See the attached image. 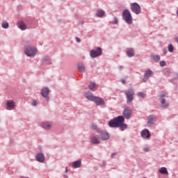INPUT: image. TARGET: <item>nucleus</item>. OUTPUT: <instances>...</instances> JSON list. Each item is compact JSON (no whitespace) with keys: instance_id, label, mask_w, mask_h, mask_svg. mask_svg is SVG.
Returning <instances> with one entry per match:
<instances>
[{"instance_id":"nucleus-1","label":"nucleus","mask_w":178,"mask_h":178,"mask_svg":"<svg viewBox=\"0 0 178 178\" xmlns=\"http://www.w3.org/2000/svg\"><path fill=\"white\" fill-rule=\"evenodd\" d=\"M120 123H124V117L120 115L108 122L110 127H119Z\"/></svg>"},{"instance_id":"nucleus-2","label":"nucleus","mask_w":178,"mask_h":178,"mask_svg":"<svg viewBox=\"0 0 178 178\" xmlns=\"http://www.w3.org/2000/svg\"><path fill=\"white\" fill-rule=\"evenodd\" d=\"M122 18L127 24H132L133 17H131V13L129 10H124L122 12Z\"/></svg>"},{"instance_id":"nucleus-3","label":"nucleus","mask_w":178,"mask_h":178,"mask_svg":"<svg viewBox=\"0 0 178 178\" xmlns=\"http://www.w3.org/2000/svg\"><path fill=\"white\" fill-rule=\"evenodd\" d=\"M24 52L27 56L33 58L37 55V49L34 47H29L25 48Z\"/></svg>"},{"instance_id":"nucleus-4","label":"nucleus","mask_w":178,"mask_h":178,"mask_svg":"<svg viewBox=\"0 0 178 178\" xmlns=\"http://www.w3.org/2000/svg\"><path fill=\"white\" fill-rule=\"evenodd\" d=\"M124 94L127 97V102L128 103L133 102V99H134V90L130 88L128 90H126Z\"/></svg>"},{"instance_id":"nucleus-5","label":"nucleus","mask_w":178,"mask_h":178,"mask_svg":"<svg viewBox=\"0 0 178 178\" xmlns=\"http://www.w3.org/2000/svg\"><path fill=\"white\" fill-rule=\"evenodd\" d=\"M131 10L136 15H140L141 13V6L137 3H132L131 4Z\"/></svg>"},{"instance_id":"nucleus-6","label":"nucleus","mask_w":178,"mask_h":178,"mask_svg":"<svg viewBox=\"0 0 178 178\" xmlns=\"http://www.w3.org/2000/svg\"><path fill=\"white\" fill-rule=\"evenodd\" d=\"M166 95L161 93L159 95V101L161 104V108H168L169 106V103L166 102Z\"/></svg>"},{"instance_id":"nucleus-7","label":"nucleus","mask_w":178,"mask_h":178,"mask_svg":"<svg viewBox=\"0 0 178 178\" xmlns=\"http://www.w3.org/2000/svg\"><path fill=\"white\" fill-rule=\"evenodd\" d=\"M99 133V138L102 141H106L109 140V134L105 131H98Z\"/></svg>"},{"instance_id":"nucleus-8","label":"nucleus","mask_w":178,"mask_h":178,"mask_svg":"<svg viewBox=\"0 0 178 178\" xmlns=\"http://www.w3.org/2000/svg\"><path fill=\"white\" fill-rule=\"evenodd\" d=\"M90 55L91 58H97V56H101L102 55V49L101 47H98L97 50H91L90 51Z\"/></svg>"},{"instance_id":"nucleus-9","label":"nucleus","mask_w":178,"mask_h":178,"mask_svg":"<svg viewBox=\"0 0 178 178\" xmlns=\"http://www.w3.org/2000/svg\"><path fill=\"white\" fill-rule=\"evenodd\" d=\"M132 113H133V110L127 107L124 110L123 116L125 118V119H130V118H131Z\"/></svg>"},{"instance_id":"nucleus-10","label":"nucleus","mask_w":178,"mask_h":178,"mask_svg":"<svg viewBox=\"0 0 178 178\" xmlns=\"http://www.w3.org/2000/svg\"><path fill=\"white\" fill-rule=\"evenodd\" d=\"M90 143L92 144H101V139H99V135H92L90 136Z\"/></svg>"},{"instance_id":"nucleus-11","label":"nucleus","mask_w":178,"mask_h":178,"mask_svg":"<svg viewBox=\"0 0 178 178\" xmlns=\"http://www.w3.org/2000/svg\"><path fill=\"white\" fill-rule=\"evenodd\" d=\"M41 95H42L45 99L49 101V97H48L49 95V89H48V88H43L41 90Z\"/></svg>"},{"instance_id":"nucleus-12","label":"nucleus","mask_w":178,"mask_h":178,"mask_svg":"<svg viewBox=\"0 0 178 178\" xmlns=\"http://www.w3.org/2000/svg\"><path fill=\"white\" fill-rule=\"evenodd\" d=\"M15 105L16 104L13 100H7L6 109H8V111H12V109L15 108Z\"/></svg>"},{"instance_id":"nucleus-13","label":"nucleus","mask_w":178,"mask_h":178,"mask_svg":"<svg viewBox=\"0 0 178 178\" xmlns=\"http://www.w3.org/2000/svg\"><path fill=\"white\" fill-rule=\"evenodd\" d=\"M141 136L143 137V138H149V137H151V134L149 133V131L147 129H143L141 131Z\"/></svg>"},{"instance_id":"nucleus-14","label":"nucleus","mask_w":178,"mask_h":178,"mask_svg":"<svg viewBox=\"0 0 178 178\" xmlns=\"http://www.w3.org/2000/svg\"><path fill=\"white\" fill-rule=\"evenodd\" d=\"M36 161L38 162L44 163L45 161V156L42 153H38L36 155Z\"/></svg>"},{"instance_id":"nucleus-15","label":"nucleus","mask_w":178,"mask_h":178,"mask_svg":"<svg viewBox=\"0 0 178 178\" xmlns=\"http://www.w3.org/2000/svg\"><path fill=\"white\" fill-rule=\"evenodd\" d=\"M155 120H156V117H155V115H149L148 118V122H147V126L148 127L152 126V124H154V122H155Z\"/></svg>"},{"instance_id":"nucleus-16","label":"nucleus","mask_w":178,"mask_h":178,"mask_svg":"<svg viewBox=\"0 0 178 178\" xmlns=\"http://www.w3.org/2000/svg\"><path fill=\"white\" fill-rule=\"evenodd\" d=\"M93 102H95L97 105H104V104H105L104 99L98 97H95Z\"/></svg>"},{"instance_id":"nucleus-17","label":"nucleus","mask_w":178,"mask_h":178,"mask_svg":"<svg viewBox=\"0 0 178 178\" xmlns=\"http://www.w3.org/2000/svg\"><path fill=\"white\" fill-rule=\"evenodd\" d=\"M85 97L88 101H94L95 96L92 95V93L88 92L85 94Z\"/></svg>"},{"instance_id":"nucleus-18","label":"nucleus","mask_w":178,"mask_h":178,"mask_svg":"<svg viewBox=\"0 0 178 178\" xmlns=\"http://www.w3.org/2000/svg\"><path fill=\"white\" fill-rule=\"evenodd\" d=\"M88 88L90 89L92 91H95L98 88V85L95 84L94 82H90Z\"/></svg>"},{"instance_id":"nucleus-19","label":"nucleus","mask_w":178,"mask_h":178,"mask_svg":"<svg viewBox=\"0 0 178 178\" xmlns=\"http://www.w3.org/2000/svg\"><path fill=\"white\" fill-rule=\"evenodd\" d=\"M18 27L20 29V30H26L27 29L26 24L22 21L18 22Z\"/></svg>"},{"instance_id":"nucleus-20","label":"nucleus","mask_w":178,"mask_h":178,"mask_svg":"<svg viewBox=\"0 0 178 178\" xmlns=\"http://www.w3.org/2000/svg\"><path fill=\"white\" fill-rule=\"evenodd\" d=\"M78 70L82 73H84L86 72V67H84V65L83 63L78 64Z\"/></svg>"},{"instance_id":"nucleus-21","label":"nucleus","mask_w":178,"mask_h":178,"mask_svg":"<svg viewBox=\"0 0 178 178\" xmlns=\"http://www.w3.org/2000/svg\"><path fill=\"white\" fill-rule=\"evenodd\" d=\"M127 55L129 56V58H131L134 56V49H127Z\"/></svg>"},{"instance_id":"nucleus-22","label":"nucleus","mask_w":178,"mask_h":178,"mask_svg":"<svg viewBox=\"0 0 178 178\" xmlns=\"http://www.w3.org/2000/svg\"><path fill=\"white\" fill-rule=\"evenodd\" d=\"M73 168H77L81 166V161L79 160L72 163Z\"/></svg>"},{"instance_id":"nucleus-23","label":"nucleus","mask_w":178,"mask_h":178,"mask_svg":"<svg viewBox=\"0 0 178 178\" xmlns=\"http://www.w3.org/2000/svg\"><path fill=\"white\" fill-rule=\"evenodd\" d=\"M42 127L46 130H49V129H51V124L49 122H43L42 124Z\"/></svg>"},{"instance_id":"nucleus-24","label":"nucleus","mask_w":178,"mask_h":178,"mask_svg":"<svg viewBox=\"0 0 178 178\" xmlns=\"http://www.w3.org/2000/svg\"><path fill=\"white\" fill-rule=\"evenodd\" d=\"M154 72L152 71H151L150 70H147L145 73L144 76L145 77H147V79H149V77H151V76H152Z\"/></svg>"},{"instance_id":"nucleus-25","label":"nucleus","mask_w":178,"mask_h":178,"mask_svg":"<svg viewBox=\"0 0 178 178\" xmlns=\"http://www.w3.org/2000/svg\"><path fill=\"white\" fill-rule=\"evenodd\" d=\"M159 173L161 175H168V169L166 168L163 167L159 169Z\"/></svg>"},{"instance_id":"nucleus-26","label":"nucleus","mask_w":178,"mask_h":178,"mask_svg":"<svg viewBox=\"0 0 178 178\" xmlns=\"http://www.w3.org/2000/svg\"><path fill=\"white\" fill-rule=\"evenodd\" d=\"M152 58L154 62H159L161 60V56L159 55L152 56Z\"/></svg>"},{"instance_id":"nucleus-27","label":"nucleus","mask_w":178,"mask_h":178,"mask_svg":"<svg viewBox=\"0 0 178 178\" xmlns=\"http://www.w3.org/2000/svg\"><path fill=\"white\" fill-rule=\"evenodd\" d=\"M104 15H105V11H104V10H98L97 13V16L98 17H102V16H104Z\"/></svg>"},{"instance_id":"nucleus-28","label":"nucleus","mask_w":178,"mask_h":178,"mask_svg":"<svg viewBox=\"0 0 178 178\" xmlns=\"http://www.w3.org/2000/svg\"><path fill=\"white\" fill-rule=\"evenodd\" d=\"M118 127H120V129H122L123 130L127 129V124H124L123 122H121L119 124Z\"/></svg>"},{"instance_id":"nucleus-29","label":"nucleus","mask_w":178,"mask_h":178,"mask_svg":"<svg viewBox=\"0 0 178 178\" xmlns=\"http://www.w3.org/2000/svg\"><path fill=\"white\" fill-rule=\"evenodd\" d=\"M1 27H3V29H8V27H9V23L6 22H3L1 24Z\"/></svg>"},{"instance_id":"nucleus-30","label":"nucleus","mask_w":178,"mask_h":178,"mask_svg":"<svg viewBox=\"0 0 178 178\" xmlns=\"http://www.w3.org/2000/svg\"><path fill=\"white\" fill-rule=\"evenodd\" d=\"M138 97H139V98H144L145 97V93L139 92H138Z\"/></svg>"},{"instance_id":"nucleus-31","label":"nucleus","mask_w":178,"mask_h":178,"mask_svg":"<svg viewBox=\"0 0 178 178\" xmlns=\"http://www.w3.org/2000/svg\"><path fill=\"white\" fill-rule=\"evenodd\" d=\"M168 48L169 52H173V45H172V44H168Z\"/></svg>"},{"instance_id":"nucleus-32","label":"nucleus","mask_w":178,"mask_h":178,"mask_svg":"<svg viewBox=\"0 0 178 178\" xmlns=\"http://www.w3.org/2000/svg\"><path fill=\"white\" fill-rule=\"evenodd\" d=\"M160 66H161L162 67H163V66H166V62L161 61L160 62Z\"/></svg>"},{"instance_id":"nucleus-33","label":"nucleus","mask_w":178,"mask_h":178,"mask_svg":"<svg viewBox=\"0 0 178 178\" xmlns=\"http://www.w3.org/2000/svg\"><path fill=\"white\" fill-rule=\"evenodd\" d=\"M118 18L115 17L113 23V24H118Z\"/></svg>"},{"instance_id":"nucleus-34","label":"nucleus","mask_w":178,"mask_h":178,"mask_svg":"<svg viewBox=\"0 0 178 178\" xmlns=\"http://www.w3.org/2000/svg\"><path fill=\"white\" fill-rule=\"evenodd\" d=\"M92 129H93V130H97L98 129V127H97L96 124H92Z\"/></svg>"},{"instance_id":"nucleus-35","label":"nucleus","mask_w":178,"mask_h":178,"mask_svg":"<svg viewBox=\"0 0 178 178\" xmlns=\"http://www.w3.org/2000/svg\"><path fill=\"white\" fill-rule=\"evenodd\" d=\"M32 105H33V106H35V105H37V101L33 100V101L32 102Z\"/></svg>"},{"instance_id":"nucleus-36","label":"nucleus","mask_w":178,"mask_h":178,"mask_svg":"<svg viewBox=\"0 0 178 178\" xmlns=\"http://www.w3.org/2000/svg\"><path fill=\"white\" fill-rule=\"evenodd\" d=\"M76 42H81V40H80V38H76Z\"/></svg>"},{"instance_id":"nucleus-37","label":"nucleus","mask_w":178,"mask_h":178,"mask_svg":"<svg viewBox=\"0 0 178 178\" xmlns=\"http://www.w3.org/2000/svg\"><path fill=\"white\" fill-rule=\"evenodd\" d=\"M147 80H148V78L145 76V78L143 79V81L144 83H145V81H147Z\"/></svg>"},{"instance_id":"nucleus-38","label":"nucleus","mask_w":178,"mask_h":178,"mask_svg":"<svg viewBox=\"0 0 178 178\" xmlns=\"http://www.w3.org/2000/svg\"><path fill=\"white\" fill-rule=\"evenodd\" d=\"M116 153H113L112 154H111V158H115V156H116Z\"/></svg>"},{"instance_id":"nucleus-39","label":"nucleus","mask_w":178,"mask_h":178,"mask_svg":"<svg viewBox=\"0 0 178 178\" xmlns=\"http://www.w3.org/2000/svg\"><path fill=\"white\" fill-rule=\"evenodd\" d=\"M122 84H125L126 83V80H124V79H122Z\"/></svg>"},{"instance_id":"nucleus-40","label":"nucleus","mask_w":178,"mask_h":178,"mask_svg":"<svg viewBox=\"0 0 178 178\" xmlns=\"http://www.w3.org/2000/svg\"><path fill=\"white\" fill-rule=\"evenodd\" d=\"M148 151H149V149H148V148H145V152H148Z\"/></svg>"},{"instance_id":"nucleus-41","label":"nucleus","mask_w":178,"mask_h":178,"mask_svg":"<svg viewBox=\"0 0 178 178\" xmlns=\"http://www.w3.org/2000/svg\"><path fill=\"white\" fill-rule=\"evenodd\" d=\"M175 41H176V42L178 43V38H175Z\"/></svg>"},{"instance_id":"nucleus-42","label":"nucleus","mask_w":178,"mask_h":178,"mask_svg":"<svg viewBox=\"0 0 178 178\" xmlns=\"http://www.w3.org/2000/svg\"><path fill=\"white\" fill-rule=\"evenodd\" d=\"M65 172L67 173V167L65 168Z\"/></svg>"},{"instance_id":"nucleus-43","label":"nucleus","mask_w":178,"mask_h":178,"mask_svg":"<svg viewBox=\"0 0 178 178\" xmlns=\"http://www.w3.org/2000/svg\"><path fill=\"white\" fill-rule=\"evenodd\" d=\"M177 17H178V10H177Z\"/></svg>"}]
</instances>
